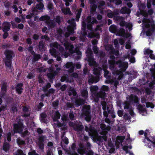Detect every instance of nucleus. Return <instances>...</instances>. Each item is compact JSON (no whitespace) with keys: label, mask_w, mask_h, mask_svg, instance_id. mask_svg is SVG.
Segmentation results:
<instances>
[{"label":"nucleus","mask_w":155,"mask_h":155,"mask_svg":"<svg viewBox=\"0 0 155 155\" xmlns=\"http://www.w3.org/2000/svg\"><path fill=\"white\" fill-rule=\"evenodd\" d=\"M104 76L107 79H110V78L111 76L110 75H109V72L107 69H104Z\"/></svg>","instance_id":"49530a36"},{"label":"nucleus","mask_w":155,"mask_h":155,"mask_svg":"<svg viewBox=\"0 0 155 155\" xmlns=\"http://www.w3.org/2000/svg\"><path fill=\"white\" fill-rule=\"evenodd\" d=\"M59 103V101L58 100L54 101L52 103L53 107L55 109L58 108Z\"/></svg>","instance_id":"a18cd8bd"},{"label":"nucleus","mask_w":155,"mask_h":155,"mask_svg":"<svg viewBox=\"0 0 155 155\" xmlns=\"http://www.w3.org/2000/svg\"><path fill=\"white\" fill-rule=\"evenodd\" d=\"M45 23L48 25L49 28H54L55 26V24L53 20H46Z\"/></svg>","instance_id":"393cba45"},{"label":"nucleus","mask_w":155,"mask_h":155,"mask_svg":"<svg viewBox=\"0 0 155 155\" xmlns=\"http://www.w3.org/2000/svg\"><path fill=\"white\" fill-rule=\"evenodd\" d=\"M19 120L17 124H14V133H20L23 131V129L25 127L23 122V120Z\"/></svg>","instance_id":"423d86ee"},{"label":"nucleus","mask_w":155,"mask_h":155,"mask_svg":"<svg viewBox=\"0 0 155 155\" xmlns=\"http://www.w3.org/2000/svg\"><path fill=\"white\" fill-rule=\"evenodd\" d=\"M11 112L15 113L18 111L17 107L15 105H12L10 109Z\"/></svg>","instance_id":"603ef678"},{"label":"nucleus","mask_w":155,"mask_h":155,"mask_svg":"<svg viewBox=\"0 0 155 155\" xmlns=\"http://www.w3.org/2000/svg\"><path fill=\"white\" fill-rule=\"evenodd\" d=\"M44 106V104L43 103V102H40L38 105H37L36 110L37 111H40L42 108V107H43Z\"/></svg>","instance_id":"864d4df0"},{"label":"nucleus","mask_w":155,"mask_h":155,"mask_svg":"<svg viewBox=\"0 0 155 155\" xmlns=\"http://www.w3.org/2000/svg\"><path fill=\"white\" fill-rule=\"evenodd\" d=\"M118 29V27L114 25H112L109 27L110 32L113 33H116Z\"/></svg>","instance_id":"bb28decb"},{"label":"nucleus","mask_w":155,"mask_h":155,"mask_svg":"<svg viewBox=\"0 0 155 155\" xmlns=\"http://www.w3.org/2000/svg\"><path fill=\"white\" fill-rule=\"evenodd\" d=\"M112 71L113 74L115 75H120L121 76V77L123 76V71L120 69L117 70L116 68H115L114 70H112Z\"/></svg>","instance_id":"b1692460"},{"label":"nucleus","mask_w":155,"mask_h":155,"mask_svg":"<svg viewBox=\"0 0 155 155\" xmlns=\"http://www.w3.org/2000/svg\"><path fill=\"white\" fill-rule=\"evenodd\" d=\"M8 85V83L4 81L2 82L1 84V91H7Z\"/></svg>","instance_id":"5701e85b"},{"label":"nucleus","mask_w":155,"mask_h":155,"mask_svg":"<svg viewBox=\"0 0 155 155\" xmlns=\"http://www.w3.org/2000/svg\"><path fill=\"white\" fill-rule=\"evenodd\" d=\"M80 148L78 149V152L79 153H85L86 154V152L87 150H86L85 148H84L83 146L82 145H80Z\"/></svg>","instance_id":"473e14b6"},{"label":"nucleus","mask_w":155,"mask_h":155,"mask_svg":"<svg viewBox=\"0 0 155 155\" xmlns=\"http://www.w3.org/2000/svg\"><path fill=\"white\" fill-rule=\"evenodd\" d=\"M127 99L130 103L133 102L135 104L138 103L139 101L138 97L136 95L132 94L130 95L128 98H127Z\"/></svg>","instance_id":"ddd939ff"},{"label":"nucleus","mask_w":155,"mask_h":155,"mask_svg":"<svg viewBox=\"0 0 155 155\" xmlns=\"http://www.w3.org/2000/svg\"><path fill=\"white\" fill-rule=\"evenodd\" d=\"M48 20H50V17L47 15L42 16L39 18V20L41 21H46Z\"/></svg>","instance_id":"09e8293b"},{"label":"nucleus","mask_w":155,"mask_h":155,"mask_svg":"<svg viewBox=\"0 0 155 155\" xmlns=\"http://www.w3.org/2000/svg\"><path fill=\"white\" fill-rule=\"evenodd\" d=\"M31 55H33V58L32 60L33 62L38 61L41 58V55L39 54H36L35 52L34 54H31Z\"/></svg>","instance_id":"7c9ffc66"},{"label":"nucleus","mask_w":155,"mask_h":155,"mask_svg":"<svg viewBox=\"0 0 155 155\" xmlns=\"http://www.w3.org/2000/svg\"><path fill=\"white\" fill-rule=\"evenodd\" d=\"M111 3L115 4L116 5H119L122 4L121 0H109Z\"/></svg>","instance_id":"79ce46f5"},{"label":"nucleus","mask_w":155,"mask_h":155,"mask_svg":"<svg viewBox=\"0 0 155 155\" xmlns=\"http://www.w3.org/2000/svg\"><path fill=\"white\" fill-rule=\"evenodd\" d=\"M50 53L53 56L56 55V51L54 48H52L50 50Z\"/></svg>","instance_id":"774afa93"},{"label":"nucleus","mask_w":155,"mask_h":155,"mask_svg":"<svg viewBox=\"0 0 155 155\" xmlns=\"http://www.w3.org/2000/svg\"><path fill=\"white\" fill-rule=\"evenodd\" d=\"M47 114L44 112L41 113L40 114V119L42 123H47Z\"/></svg>","instance_id":"aec40b11"},{"label":"nucleus","mask_w":155,"mask_h":155,"mask_svg":"<svg viewBox=\"0 0 155 155\" xmlns=\"http://www.w3.org/2000/svg\"><path fill=\"white\" fill-rule=\"evenodd\" d=\"M72 48L71 49L68 48V56L70 54L71 55H73L74 53L76 54L77 55H81V52L78 47H76L74 50L73 49L74 47L73 46H72Z\"/></svg>","instance_id":"1a4fd4ad"},{"label":"nucleus","mask_w":155,"mask_h":155,"mask_svg":"<svg viewBox=\"0 0 155 155\" xmlns=\"http://www.w3.org/2000/svg\"><path fill=\"white\" fill-rule=\"evenodd\" d=\"M153 53V51L150 50L149 48H147L145 50L143 51V54L144 55H149L151 53Z\"/></svg>","instance_id":"5fc2aeb1"},{"label":"nucleus","mask_w":155,"mask_h":155,"mask_svg":"<svg viewBox=\"0 0 155 155\" xmlns=\"http://www.w3.org/2000/svg\"><path fill=\"white\" fill-rule=\"evenodd\" d=\"M15 155H25V154L24 153L22 150L18 149L16 152Z\"/></svg>","instance_id":"13d9d810"},{"label":"nucleus","mask_w":155,"mask_h":155,"mask_svg":"<svg viewBox=\"0 0 155 155\" xmlns=\"http://www.w3.org/2000/svg\"><path fill=\"white\" fill-rule=\"evenodd\" d=\"M116 33L119 36L124 37L125 30L123 28H120L119 30H117V32Z\"/></svg>","instance_id":"e433bc0d"},{"label":"nucleus","mask_w":155,"mask_h":155,"mask_svg":"<svg viewBox=\"0 0 155 155\" xmlns=\"http://www.w3.org/2000/svg\"><path fill=\"white\" fill-rule=\"evenodd\" d=\"M23 83H19L16 84L15 87V90L16 93L19 95H21L22 94L23 90Z\"/></svg>","instance_id":"9b49d317"},{"label":"nucleus","mask_w":155,"mask_h":155,"mask_svg":"<svg viewBox=\"0 0 155 155\" xmlns=\"http://www.w3.org/2000/svg\"><path fill=\"white\" fill-rule=\"evenodd\" d=\"M102 71V69L101 67H95L93 70V74L96 76L91 75L89 77L88 80L89 84L91 85L92 84L97 83L99 80L100 76Z\"/></svg>","instance_id":"f03ea898"},{"label":"nucleus","mask_w":155,"mask_h":155,"mask_svg":"<svg viewBox=\"0 0 155 155\" xmlns=\"http://www.w3.org/2000/svg\"><path fill=\"white\" fill-rule=\"evenodd\" d=\"M66 29L67 31H68V26H66ZM65 36L66 38H68V31H66L65 34ZM64 45L65 47V48L66 50V51L65 52V54H64V56L66 58L68 57V52H67L68 50V40L66 38V40L64 39Z\"/></svg>","instance_id":"f8f14e48"},{"label":"nucleus","mask_w":155,"mask_h":155,"mask_svg":"<svg viewBox=\"0 0 155 155\" xmlns=\"http://www.w3.org/2000/svg\"><path fill=\"white\" fill-rule=\"evenodd\" d=\"M44 141L45 137L43 136L39 137L38 144L39 149L42 151H43L44 149Z\"/></svg>","instance_id":"9d476101"},{"label":"nucleus","mask_w":155,"mask_h":155,"mask_svg":"<svg viewBox=\"0 0 155 155\" xmlns=\"http://www.w3.org/2000/svg\"><path fill=\"white\" fill-rule=\"evenodd\" d=\"M142 22L144 27L148 28L145 32L146 35L147 36H151L155 30V28L153 27L154 25V23L146 18L143 19Z\"/></svg>","instance_id":"7ed1b4c3"},{"label":"nucleus","mask_w":155,"mask_h":155,"mask_svg":"<svg viewBox=\"0 0 155 155\" xmlns=\"http://www.w3.org/2000/svg\"><path fill=\"white\" fill-rule=\"evenodd\" d=\"M45 42L43 40L40 41L39 42L38 48L39 51L41 52H43L45 50Z\"/></svg>","instance_id":"6ab92c4d"},{"label":"nucleus","mask_w":155,"mask_h":155,"mask_svg":"<svg viewBox=\"0 0 155 155\" xmlns=\"http://www.w3.org/2000/svg\"><path fill=\"white\" fill-rule=\"evenodd\" d=\"M55 21L60 25L61 22V18L60 16H57L55 18Z\"/></svg>","instance_id":"338daca9"},{"label":"nucleus","mask_w":155,"mask_h":155,"mask_svg":"<svg viewBox=\"0 0 155 155\" xmlns=\"http://www.w3.org/2000/svg\"><path fill=\"white\" fill-rule=\"evenodd\" d=\"M105 5V2L104 1H101L99 2V5L98 6V8L99 10L102 9L103 7Z\"/></svg>","instance_id":"37998d69"},{"label":"nucleus","mask_w":155,"mask_h":155,"mask_svg":"<svg viewBox=\"0 0 155 155\" xmlns=\"http://www.w3.org/2000/svg\"><path fill=\"white\" fill-rule=\"evenodd\" d=\"M118 63V62L116 63L115 60H108V64H109V68L113 70L115 68V65L116 64Z\"/></svg>","instance_id":"c85d7f7f"},{"label":"nucleus","mask_w":155,"mask_h":155,"mask_svg":"<svg viewBox=\"0 0 155 155\" xmlns=\"http://www.w3.org/2000/svg\"><path fill=\"white\" fill-rule=\"evenodd\" d=\"M117 63L119 64V67L123 71H125L128 67V64L127 62L119 61Z\"/></svg>","instance_id":"4468645a"},{"label":"nucleus","mask_w":155,"mask_h":155,"mask_svg":"<svg viewBox=\"0 0 155 155\" xmlns=\"http://www.w3.org/2000/svg\"><path fill=\"white\" fill-rule=\"evenodd\" d=\"M81 11H78L76 15V20L77 21H79V19L80 17L82 9L81 8Z\"/></svg>","instance_id":"e2e57ef3"},{"label":"nucleus","mask_w":155,"mask_h":155,"mask_svg":"<svg viewBox=\"0 0 155 155\" xmlns=\"http://www.w3.org/2000/svg\"><path fill=\"white\" fill-rule=\"evenodd\" d=\"M90 12L91 14H94V13L96 12V10L97 7L96 4L92 5L90 6Z\"/></svg>","instance_id":"58836bf2"},{"label":"nucleus","mask_w":155,"mask_h":155,"mask_svg":"<svg viewBox=\"0 0 155 155\" xmlns=\"http://www.w3.org/2000/svg\"><path fill=\"white\" fill-rule=\"evenodd\" d=\"M103 115L106 118L109 117V115H110V116L113 118H114L115 117V115L113 109L111 108L110 109L108 107H107V110L104 111Z\"/></svg>","instance_id":"0eeeda50"},{"label":"nucleus","mask_w":155,"mask_h":155,"mask_svg":"<svg viewBox=\"0 0 155 155\" xmlns=\"http://www.w3.org/2000/svg\"><path fill=\"white\" fill-rule=\"evenodd\" d=\"M84 128V127L82 125L77 124L74 127V129L75 131H77V134L78 135V134H81V133H83L82 131Z\"/></svg>","instance_id":"dca6fc26"},{"label":"nucleus","mask_w":155,"mask_h":155,"mask_svg":"<svg viewBox=\"0 0 155 155\" xmlns=\"http://www.w3.org/2000/svg\"><path fill=\"white\" fill-rule=\"evenodd\" d=\"M81 94L82 97L86 98L88 97V92L87 89H83L81 91Z\"/></svg>","instance_id":"c9c22d12"},{"label":"nucleus","mask_w":155,"mask_h":155,"mask_svg":"<svg viewBox=\"0 0 155 155\" xmlns=\"http://www.w3.org/2000/svg\"><path fill=\"white\" fill-rule=\"evenodd\" d=\"M74 102L76 107H78L84 104L85 103V100L81 98H77L75 99Z\"/></svg>","instance_id":"a211bd4d"},{"label":"nucleus","mask_w":155,"mask_h":155,"mask_svg":"<svg viewBox=\"0 0 155 155\" xmlns=\"http://www.w3.org/2000/svg\"><path fill=\"white\" fill-rule=\"evenodd\" d=\"M130 103L128 101H126L124 103V109H127L128 110L132 108L131 107H130Z\"/></svg>","instance_id":"de8ad7c7"},{"label":"nucleus","mask_w":155,"mask_h":155,"mask_svg":"<svg viewBox=\"0 0 155 155\" xmlns=\"http://www.w3.org/2000/svg\"><path fill=\"white\" fill-rule=\"evenodd\" d=\"M75 64L72 62H68V73L73 72L75 68Z\"/></svg>","instance_id":"412c9836"},{"label":"nucleus","mask_w":155,"mask_h":155,"mask_svg":"<svg viewBox=\"0 0 155 155\" xmlns=\"http://www.w3.org/2000/svg\"><path fill=\"white\" fill-rule=\"evenodd\" d=\"M51 87V85L50 83H48L46 85L42 87V90L45 92L47 91V89Z\"/></svg>","instance_id":"c03bdc74"},{"label":"nucleus","mask_w":155,"mask_h":155,"mask_svg":"<svg viewBox=\"0 0 155 155\" xmlns=\"http://www.w3.org/2000/svg\"><path fill=\"white\" fill-rule=\"evenodd\" d=\"M137 14L139 13V14H140L141 15H142L143 16L145 17H146L148 15L147 12L145 10H143L141 11L140 13L137 12Z\"/></svg>","instance_id":"680f3d73"},{"label":"nucleus","mask_w":155,"mask_h":155,"mask_svg":"<svg viewBox=\"0 0 155 155\" xmlns=\"http://www.w3.org/2000/svg\"><path fill=\"white\" fill-rule=\"evenodd\" d=\"M88 64L90 67L94 66L96 63L94 59L91 56L88 57Z\"/></svg>","instance_id":"c756f323"},{"label":"nucleus","mask_w":155,"mask_h":155,"mask_svg":"<svg viewBox=\"0 0 155 155\" xmlns=\"http://www.w3.org/2000/svg\"><path fill=\"white\" fill-rule=\"evenodd\" d=\"M65 134V133L64 132L62 134L61 136V139L63 142L64 144L67 145L68 144V138L66 137L63 139L64 135Z\"/></svg>","instance_id":"8fccbe9b"},{"label":"nucleus","mask_w":155,"mask_h":155,"mask_svg":"<svg viewBox=\"0 0 155 155\" xmlns=\"http://www.w3.org/2000/svg\"><path fill=\"white\" fill-rule=\"evenodd\" d=\"M124 118L126 121H130L131 117L127 113L125 114L124 116Z\"/></svg>","instance_id":"4d7b16f0"},{"label":"nucleus","mask_w":155,"mask_h":155,"mask_svg":"<svg viewBox=\"0 0 155 155\" xmlns=\"http://www.w3.org/2000/svg\"><path fill=\"white\" fill-rule=\"evenodd\" d=\"M68 37L70 35L75 33L74 30L76 28V25L75 19L74 18L68 19Z\"/></svg>","instance_id":"39448f33"},{"label":"nucleus","mask_w":155,"mask_h":155,"mask_svg":"<svg viewBox=\"0 0 155 155\" xmlns=\"http://www.w3.org/2000/svg\"><path fill=\"white\" fill-rule=\"evenodd\" d=\"M146 107L147 108L150 107L151 108H153L154 107V105L152 103L150 102H147L146 103Z\"/></svg>","instance_id":"69168bd1"},{"label":"nucleus","mask_w":155,"mask_h":155,"mask_svg":"<svg viewBox=\"0 0 155 155\" xmlns=\"http://www.w3.org/2000/svg\"><path fill=\"white\" fill-rule=\"evenodd\" d=\"M44 7V5L41 2H40L38 4H37L35 6V8L33 10V11H34L35 10V9L37 10H41L43 9Z\"/></svg>","instance_id":"f704fd0d"},{"label":"nucleus","mask_w":155,"mask_h":155,"mask_svg":"<svg viewBox=\"0 0 155 155\" xmlns=\"http://www.w3.org/2000/svg\"><path fill=\"white\" fill-rule=\"evenodd\" d=\"M137 108H138L139 111L141 113H143L146 111V110L144 108L141 104H139L138 105Z\"/></svg>","instance_id":"6e6d98bb"},{"label":"nucleus","mask_w":155,"mask_h":155,"mask_svg":"<svg viewBox=\"0 0 155 155\" xmlns=\"http://www.w3.org/2000/svg\"><path fill=\"white\" fill-rule=\"evenodd\" d=\"M11 145L5 140L3 143V150L5 152H7L10 149Z\"/></svg>","instance_id":"f3484780"},{"label":"nucleus","mask_w":155,"mask_h":155,"mask_svg":"<svg viewBox=\"0 0 155 155\" xmlns=\"http://www.w3.org/2000/svg\"><path fill=\"white\" fill-rule=\"evenodd\" d=\"M78 136L80 137L81 140L87 142L88 141L89 139L88 136H85L83 133L81 134H78Z\"/></svg>","instance_id":"a878e982"},{"label":"nucleus","mask_w":155,"mask_h":155,"mask_svg":"<svg viewBox=\"0 0 155 155\" xmlns=\"http://www.w3.org/2000/svg\"><path fill=\"white\" fill-rule=\"evenodd\" d=\"M82 114L84 117L85 120L87 122L90 121L91 119V109L90 105H84L82 110Z\"/></svg>","instance_id":"20e7f679"},{"label":"nucleus","mask_w":155,"mask_h":155,"mask_svg":"<svg viewBox=\"0 0 155 155\" xmlns=\"http://www.w3.org/2000/svg\"><path fill=\"white\" fill-rule=\"evenodd\" d=\"M19 134H21V135L23 138L25 137L26 136H28L29 134L28 131L26 130H25L24 132L22 131L21 133H19Z\"/></svg>","instance_id":"3c124183"},{"label":"nucleus","mask_w":155,"mask_h":155,"mask_svg":"<svg viewBox=\"0 0 155 155\" xmlns=\"http://www.w3.org/2000/svg\"><path fill=\"white\" fill-rule=\"evenodd\" d=\"M101 105L102 106V109L104 111H105L107 110V103L105 101L101 102Z\"/></svg>","instance_id":"052dcab7"},{"label":"nucleus","mask_w":155,"mask_h":155,"mask_svg":"<svg viewBox=\"0 0 155 155\" xmlns=\"http://www.w3.org/2000/svg\"><path fill=\"white\" fill-rule=\"evenodd\" d=\"M69 76L73 78H78V74L76 72H73L71 75H70L69 73H68V77Z\"/></svg>","instance_id":"bf43d9fd"},{"label":"nucleus","mask_w":155,"mask_h":155,"mask_svg":"<svg viewBox=\"0 0 155 155\" xmlns=\"http://www.w3.org/2000/svg\"><path fill=\"white\" fill-rule=\"evenodd\" d=\"M100 128L101 129V134H107L108 131L111 129V127L109 125L106 126L105 124H101L100 125Z\"/></svg>","instance_id":"6e6552de"},{"label":"nucleus","mask_w":155,"mask_h":155,"mask_svg":"<svg viewBox=\"0 0 155 155\" xmlns=\"http://www.w3.org/2000/svg\"><path fill=\"white\" fill-rule=\"evenodd\" d=\"M54 47L56 48H58L59 47V51L63 53L64 51V48L60 46V45H59L57 42H55L54 45Z\"/></svg>","instance_id":"a19ab883"},{"label":"nucleus","mask_w":155,"mask_h":155,"mask_svg":"<svg viewBox=\"0 0 155 155\" xmlns=\"http://www.w3.org/2000/svg\"><path fill=\"white\" fill-rule=\"evenodd\" d=\"M106 97V94L105 92L100 91V92L97 93L96 95V99H97V101H98L99 98L104 99Z\"/></svg>","instance_id":"2eb2a0df"},{"label":"nucleus","mask_w":155,"mask_h":155,"mask_svg":"<svg viewBox=\"0 0 155 155\" xmlns=\"http://www.w3.org/2000/svg\"><path fill=\"white\" fill-rule=\"evenodd\" d=\"M16 142L19 147L20 146L24 145L25 144V140H22L21 138L18 137L16 140Z\"/></svg>","instance_id":"4c0bfd02"},{"label":"nucleus","mask_w":155,"mask_h":155,"mask_svg":"<svg viewBox=\"0 0 155 155\" xmlns=\"http://www.w3.org/2000/svg\"><path fill=\"white\" fill-rule=\"evenodd\" d=\"M56 74V72H54V73H49L47 74V76L49 79V81L51 83L53 82V80Z\"/></svg>","instance_id":"cd10ccee"},{"label":"nucleus","mask_w":155,"mask_h":155,"mask_svg":"<svg viewBox=\"0 0 155 155\" xmlns=\"http://www.w3.org/2000/svg\"><path fill=\"white\" fill-rule=\"evenodd\" d=\"M61 114L58 111L55 112V113L53 118V120L55 122L57 121L60 118Z\"/></svg>","instance_id":"72a5a7b5"},{"label":"nucleus","mask_w":155,"mask_h":155,"mask_svg":"<svg viewBox=\"0 0 155 155\" xmlns=\"http://www.w3.org/2000/svg\"><path fill=\"white\" fill-rule=\"evenodd\" d=\"M61 81L62 82H63L64 81H66L67 82H68V74H66V76H61Z\"/></svg>","instance_id":"0e129e2a"},{"label":"nucleus","mask_w":155,"mask_h":155,"mask_svg":"<svg viewBox=\"0 0 155 155\" xmlns=\"http://www.w3.org/2000/svg\"><path fill=\"white\" fill-rule=\"evenodd\" d=\"M10 27L11 25L10 23L8 22H6L2 27V31L8 32L10 30Z\"/></svg>","instance_id":"4be33fe9"},{"label":"nucleus","mask_w":155,"mask_h":155,"mask_svg":"<svg viewBox=\"0 0 155 155\" xmlns=\"http://www.w3.org/2000/svg\"><path fill=\"white\" fill-rule=\"evenodd\" d=\"M137 6L139 8L140 12L146 8V5L143 3H141V2H139L137 4Z\"/></svg>","instance_id":"ea45409f"},{"label":"nucleus","mask_w":155,"mask_h":155,"mask_svg":"<svg viewBox=\"0 0 155 155\" xmlns=\"http://www.w3.org/2000/svg\"><path fill=\"white\" fill-rule=\"evenodd\" d=\"M4 54L5 55V59L4 63L7 70L10 69V72L12 71L11 68H12V60L13 58L15 56V54L12 50L6 49L5 50Z\"/></svg>","instance_id":"f257e3e1"},{"label":"nucleus","mask_w":155,"mask_h":155,"mask_svg":"<svg viewBox=\"0 0 155 155\" xmlns=\"http://www.w3.org/2000/svg\"><path fill=\"white\" fill-rule=\"evenodd\" d=\"M130 11L129 9L127 8L126 6H124L121 8L120 13L122 14H124L126 13L129 14Z\"/></svg>","instance_id":"2f4dec72"}]
</instances>
